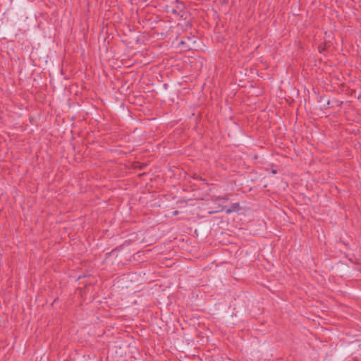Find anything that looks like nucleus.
<instances>
[{
	"label": "nucleus",
	"mask_w": 361,
	"mask_h": 361,
	"mask_svg": "<svg viewBox=\"0 0 361 361\" xmlns=\"http://www.w3.org/2000/svg\"><path fill=\"white\" fill-rule=\"evenodd\" d=\"M239 208H240V207H239L238 204H237V203L233 204L229 208L226 209V213L230 214L232 212H238L239 210Z\"/></svg>",
	"instance_id": "obj_1"
},
{
	"label": "nucleus",
	"mask_w": 361,
	"mask_h": 361,
	"mask_svg": "<svg viewBox=\"0 0 361 361\" xmlns=\"http://www.w3.org/2000/svg\"><path fill=\"white\" fill-rule=\"evenodd\" d=\"M222 210H223V207L219 205L216 210L211 211V212H209V213L210 214L216 213V212H219L222 211Z\"/></svg>",
	"instance_id": "obj_2"
}]
</instances>
